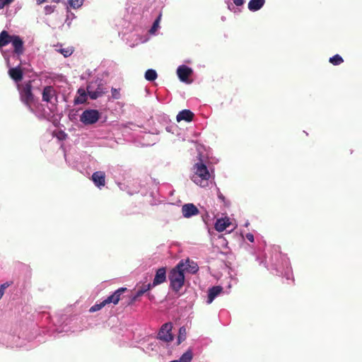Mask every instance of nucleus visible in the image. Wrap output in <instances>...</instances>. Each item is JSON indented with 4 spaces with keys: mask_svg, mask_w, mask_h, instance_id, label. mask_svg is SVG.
Returning a JSON list of instances; mask_svg holds the SVG:
<instances>
[{
    "mask_svg": "<svg viewBox=\"0 0 362 362\" xmlns=\"http://www.w3.org/2000/svg\"><path fill=\"white\" fill-rule=\"evenodd\" d=\"M187 269L183 261H180L174 268H173L169 274L170 288L175 292L180 291L185 284L184 272Z\"/></svg>",
    "mask_w": 362,
    "mask_h": 362,
    "instance_id": "obj_1",
    "label": "nucleus"
},
{
    "mask_svg": "<svg viewBox=\"0 0 362 362\" xmlns=\"http://www.w3.org/2000/svg\"><path fill=\"white\" fill-rule=\"evenodd\" d=\"M194 174L192 180L201 187L208 185V181L211 177L207 167L202 161L194 165Z\"/></svg>",
    "mask_w": 362,
    "mask_h": 362,
    "instance_id": "obj_2",
    "label": "nucleus"
},
{
    "mask_svg": "<svg viewBox=\"0 0 362 362\" xmlns=\"http://www.w3.org/2000/svg\"><path fill=\"white\" fill-rule=\"evenodd\" d=\"M32 81H28L25 82L21 86H18L20 98L21 101L30 110L33 111L31 107V103L34 100V95L32 92Z\"/></svg>",
    "mask_w": 362,
    "mask_h": 362,
    "instance_id": "obj_3",
    "label": "nucleus"
},
{
    "mask_svg": "<svg viewBox=\"0 0 362 362\" xmlns=\"http://www.w3.org/2000/svg\"><path fill=\"white\" fill-rule=\"evenodd\" d=\"M100 113L96 110H86L80 117V120L86 125L93 124L98 122Z\"/></svg>",
    "mask_w": 362,
    "mask_h": 362,
    "instance_id": "obj_4",
    "label": "nucleus"
},
{
    "mask_svg": "<svg viewBox=\"0 0 362 362\" xmlns=\"http://www.w3.org/2000/svg\"><path fill=\"white\" fill-rule=\"evenodd\" d=\"M173 325L167 322L162 325L158 334V338L165 342H170L173 340V335L171 333Z\"/></svg>",
    "mask_w": 362,
    "mask_h": 362,
    "instance_id": "obj_5",
    "label": "nucleus"
},
{
    "mask_svg": "<svg viewBox=\"0 0 362 362\" xmlns=\"http://www.w3.org/2000/svg\"><path fill=\"white\" fill-rule=\"evenodd\" d=\"M177 74L181 81L189 83L188 78L192 74V69L186 65H181L177 68Z\"/></svg>",
    "mask_w": 362,
    "mask_h": 362,
    "instance_id": "obj_6",
    "label": "nucleus"
},
{
    "mask_svg": "<svg viewBox=\"0 0 362 362\" xmlns=\"http://www.w3.org/2000/svg\"><path fill=\"white\" fill-rule=\"evenodd\" d=\"M182 213L184 217L189 218L199 214V211L194 204H185L182 207Z\"/></svg>",
    "mask_w": 362,
    "mask_h": 362,
    "instance_id": "obj_7",
    "label": "nucleus"
},
{
    "mask_svg": "<svg viewBox=\"0 0 362 362\" xmlns=\"http://www.w3.org/2000/svg\"><path fill=\"white\" fill-rule=\"evenodd\" d=\"M127 288H119L116 290L113 294L108 296L105 300L106 304L113 303L114 305H117L119 300L121 299V296L127 291Z\"/></svg>",
    "mask_w": 362,
    "mask_h": 362,
    "instance_id": "obj_8",
    "label": "nucleus"
},
{
    "mask_svg": "<svg viewBox=\"0 0 362 362\" xmlns=\"http://www.w3.org/2000/svg\"><path fill=\"white\" fill-rule=\"evenodd\" d=\"M166 281V269L165 267H160L156 270L154 279L152 283L153 286H156L159 284L164 283Z\"/></svg>",
    "mask_w": 362,
    "mask_h": 362,
    "instance_id": "obj_9",
    "label": "nucleus"
},
{
    "mask_svg": "<svg viewBox=\"0 0 362 362\" xmlns=\"http://www.w3.org/2000/svg\"><path fill=\"white\" fill-rule=\"evenodd\" d=\"M11 43L14 49V53L18 56L23 54L24 52L23 41L18 35H13Z\"/></svg>",
    "mask_w": 362,
    "mask_h": 362,
    "instance_id": "obj_10",
    "label": "nucleus"
},
{
    "mask_svg": "<svg viewBox=\"0 0 362 362\" xmlns=\"http://www.w3.org/2000/svg\"><path fill=\"white\" fill-rule=\"evenodd\" d=\"M92 180L95 186L100 187L105 185V174L103 171H96L92 175Z\"/></svg>",
    "mask_w": 362,
    "mask_h": 362,
    "instance_id": "obj_11",
    "label": "nucleus"
},
{
    "mask_svg": "<svg viewBox=\"0 0 362 362\" xmlns=\"http://www.w3.org/2000/svg\"><path fill=\"white\" fill-rule=\"evenodd\" d=\"M56 96V90L51 86H47L42 90V100L50 103L53 97Z\"/></svg>",
    "mask_w": 362,
    "mask_h": 362,
    "instance_id": "obj_12",
    "label": "nucleus"
},
{
    "mask_svg": "<svg viewBox=\"0 0 362 362\" xmlns=\"http://www.w3.org/2000/svg\"><path fill=\"white\" fill-rule=\"evenodd\" d=\"M194 116V115L192 111L189 110H183L177 114L176 119L178 122H180L182 120L186 122H191L192 121Z\"/></svg>",
    "mask_w": 362,
    "mask_h": 362,
    "instance_id": "obj_13",
    "label": "nucleus"
},
{
    "mask_svg": "<svg viewBox=\"0 0 362 362\" xmlns=\"http://www.w3.org/2000/svg\"><path fill=\"white\" fill-rule=\"evenodd\" d=\"M223 291V288L220 286H213L208 291V298L206 303L210 304L214 298L218 296Z\"/></svg>",
    "mask_w": 362,
    "mask_h": 362,
    "instance_id": "obj_14",
    "label": "nucleus"
},
{
    "mask_svg": "<svg viewBox=\"0 0 362 362\" xmlns=\"http://www.w3.org/2000/svg\"><path fill=\"white\" fill-rule=\"evenodd\" d=\"M230 221L228 218H218L216 220L214 228L218 232H223L230 225Z\"/></svg>",
    "mask_w": 362,
    "mask_h": 362,
    "instance_id": "obj_15",
    "label": "nucleus"
},
{
    "mask_svg": "<svg viewBox=\"0 0 362 362\" xmlns=\"http://www.w3.org/2000/svg\"><path fill=\"white\" fill-rule=\"evenodd\" d=\"M8 74L10 77L16 82L21 81L23 76V71L19 66L10 69L8 70Z\"/></svg>",
    "mask_w": 362,
    "mask_h": 362,
    "instance_id": "obj_16",
    "label": "nucleus"
},
{
    "mask_svg": "<svg viewBox=\"0 0 362 362\" xmlns=\"http://www.w3.org/2000/svg\"><path fill=\"white\" fill-rule=\"evenodd\" d=\"M13 38V35H10L7 31H1L0 33V48H2L11 42Z\"/></svg>",
    "mask_w": 362,
    "mask_h": 362,
    "instance_id": "obj_17",
    "label": "nucleus"
},
{
    "mask_svg": "<svg viewBox=\"0 0 362 362\" xmlns=\"http://www.w3.org/2000/svg\"><path fill=\"white\" fill-rule=\"evenodd\" d=\"M265 4V0H250L248 3V9L251 11L259 10Z\"/></svg>",
    "mask_w": 362,
    "mask_h": 362,
    "instance_id": "obj_18",
    "label": "nucleus"
},
{
    "mask_svg": "<svg viewBox=\"0 0 362 362\" xmlns=\"http://www.w3.org/2000/svg\"><path fill=\"white\" fill-rule=\"evenodd\" d=\"M153 287V286L151 283L148 284H143L138 288L135 296L132 298V301H135L138 298L143 296L146 291H149Z\"/></svg>",
    "mask_w": 362,
    "mask_h": 362,
    "instance_id": "obj_19",
    "label": "nucleus"
},
{
    "mask_svg": "<svg viewBox=\"0 0 362 362\" xmlns=\"http://www.w3.org/2000/svg\"><path fill=\"white\" fill-rule=\"evenodd\" d=\"M87 92L90 98L93 100H95L104 94L102 88L98 87L95 90H92L90 86L87 87Z\"/></svg>",
    "mask_w": 362,
    "mask_h": 362,
    "instance_id": "obj_20",
    "label": "nucleus"
},
{
    "mask_svg": "<svg viewBox=\"0 0 362 362\" xmlns=\"http://www.w3.org/2000/svg\"><path fill=\"white\" fill-rule=\"evenodd\" d=\"M78 95L75 98L74 103L75 104H83L86 101L87 95L86 90L83 88H79L77 91Z\"/></svg>",
    "mask_w": 362,
    "mask_h": 362,
    "instance_id": "obj_21",
    "label": "nucleus"
},
{
    "mask_svg": "<svg viewBox=\"0 0 362 362\" xmlns=\"http://www.w3.org/2000/svg\"><path fill=\"white\" fill-rule=\"evenodd\" d=\"M158 77V74L154 69H148L145 73V78L149 81H155Z\"/></svg>",
    "mask_w": 362,
    "mask_h": 362,
    "instance_id": "obj_22",
    "label": "nucleus"
},
{
    "mask_svg": "<svg viewBox=\"0 0 362 362\" xmlns=\"http://www.w3.org/2000/svg\"><path fill=\"white\" fill-rule=\"evenodd\" d=\"M329 62L332 64L337 66L341 64L344 62V59L339 54H335L329 58Z\"/></svg>",
    "mask_w": 362,
    "mask_h": 362,
    "instance_id": "obj_23",
    "label": "nucleus"
},
{
    "mask_svg": "<svg viewBox=\"0 0 362 362\" xmlns=\"http://www.w3.org/2000/svg\"><path fill=\"white\" fill-rule=\"evenodd\" d=\"M185 267H187V269H188L189 267H190V272L192 274L196 273L198 271V266L197 264L194 263L193 262H190L189 259H187L185 262Z\"/></svg>",
    "mask_w": 362,
    "mask_h": 362,
    "instance_id": "obj_24",
    "label": "nucleus"
},
{
    "mask_svg": "<svg viewBox=\"0 0 362 362\" xmlns=\"http://www.w3.org/2000/svg\"><path fill=\"white\" fill-rule=\"evenodd\" d=\"M186 334V328L185 327H181L179 329V335L177 338L178 344H180L182 341L185 340Z\"/></svg>",
    "mask_w": 362,
    "mask_h": 362,
    "instance_id": "obj_25",
    "label": "nucleus"
},
{
    "mask_svg": "<svg viewBox=\"0 0 362 362\" xmlns=\"http://www.w3.org/2000/svg\"><path fill=\"white\" fill-rule=\"evenodd\" d=\"M160 18H161V13L158 16V18L153 22V25L149 30L150 33L153 34L157 31L158 28H159V23H160Z\"/></svg>",
    "mask_w": 362,
    "mask_h": 362,
    "instance_id": "obj_26",
    "label": "nucleus"
},
{
    "mask_svg": "<svg viewBox=\"0 0 362 362\" xmlns=\"http://www.w3.org/2000/svg\"><path fill=\"white\" fill-rule=\"evenodd\" d=\"M107 304L105 301V300L102 302H100V303H97V304H95L94 305H93L89 311L90 313H94V312H96L98 310H100V309H102L104 306H105Z\"/></svg>",
    "mask_w": 362,
    "mask_h": 362,
    "instance_id": "obj_27",
    "label": "nucleus"
},
{
    "mask_svg": "<svg viewBox=\"0 0 362 362\" xmlns=\"http://www.w3.org/2000/svg\"><path fill=\"white\" fill-rule=\"evenodd\" d=\"M83 0H69V4L74 8H79L83 4Z\"/></svg>",
    "mask_w": 362,
    "mask_h": 362,
    "instance_id": "obj_28",
    "label": "nucleus"
},
{
    "mask_svg": "<svg viewBox=\"0 0 362 362\" xmlns=\"http://www.w3.org/2000/svg\"><path fill=\"white\" fill-rule=\"evenodd\" d=\"M12 282H6L0 286V299L3 297L5 290L11 285Z\"/></svg>",
    "mask_w": 362,
    "mask_h": 362,
    "instance_id": "obj_29",
    "label": "nucleus"
},
{
    "mask_svg": "<svg viewBox=\"0 0 362 362\" xmlns=\"http://www.w3.org/2000/svg\"><path fill=\"white\" fill-rule=\"evenodd\" d=\"M111 93H112V98L113 99H119L120 97H121V95H120V93H119V89H117V88H112L111 89Z\"/></svg>",
    "mask_w": 362,
    "mask_h": 362,
    "instance_id": "obj_30",
    "label": "nucleus"
},
{
    "mask_svg": "<svg viewBox=\"0 0 362 362\" xmlns=\"http://www.w3.org/2000/svg\"><path fill=\"white\" fill-rule=\"evenodd\" d=\"M14 0H0V9H2L4 8V6L9 5L11 4Z\"/></svg>",
    "mask_w": 362,
    "mask_h": 362,
    "instance_id": "obj_31",
    "label": "nucleus"
},
{
    "mask_svg": "<svg viewBox=\"0 0 362 362\" xmlns=\"http://www.w3.org/2000/svg\"><path fill=\"white\" fill-rule=\"evenodd\" d=\"M46 14L51 13L54 11V8L52 6H46L45 7Z\"/></svg>",
    "mask_w": 362,
    "mask_h": 362,
    "instance_id": "obj_32",
    "label": "nucleus"
},
{
    "mask_svg": "<svg viewBox=\"0 0 362 362\" xmlns=\"http://www.w3.org/2000/svg\"><path fill=\"white\" fill-rule=\"evenodd\" d=\"M246 238L251 243L254 242V236L252 233H247Z\"/></svg>",
    "mask_w": 362,
    "mask_h": 362,
    "instance_id": "obj_33",
    "label": "nucleus"
},
{
    "mask_svg": "<svg viewBox=\"0 0 362 362\" xmlns=\"http://www.w3.org/2000/svg\"><path fill=\"white\" fill-rule=\"evenodd\" d=\"M61 52L63 54L64 57H69L71 54V52H70L69 50L61 49Z\"/></svg>",
    "mask_w": 362,
    "mask_h": 362,
    "instance_id": "obj_34",
    "label": "nucleus"
},
{
    "mask_svg": "<svg viewBox=\"0 0 362 362\" xmlns=\"http://www.w3.org/2000/svg\"><path fill=\"white\" fill-rule=\"evenodd\" d=\"M233 3L237 6H240L244 4V0H233Z\"/></svg>",
    "mask_w": 362,
    "mask_h": 362,
    "instance_id": "obj_35",
    "label": "nucleus"
},
{
    "mask_svg": "<svg viewBox=\"0 0 362 362\" xmlns=\"http://www.w3.org/2000/svg\"><path fill=\"white\" fill-rule=\"evenodd\" d=\"M218 197L223 202L225 203V201H226V199H225V197L221 193L219 192L218 194Z\"/></svg>",
    "mask_w": 362,
    "mask_h": 362,
    "instance_id": "obj_36",
    "label": "nucleus"
},
{
    "mask_svg": "<svg viewBox=\"0 0 362 362\" xmlns=\"http://www.w3.org/2000/svg\"><path fill=\"white\" fill-rule=\"evenodd\" d=\"M52 1H56V2H58L59 1V0H51Z\"/></svg>",
    "mask_w": 362,
    "mask_h": 362,
    "instance_id": "obj_37",
    "label": "nucleus"
}]
</instances>
